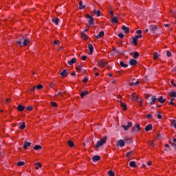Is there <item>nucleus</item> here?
Wrapping results in <instances>:
<instances>
[{
	"instance_id": "nucleus-2",
	"label": "nucleus",
	"mask_w": 176,
	"mask_h": 176,
	"mask_svg": "<svg viewBox=\"0 0 176 176\" xmlns=\"http://www.w3.org/2000/svg\"><path fill=\"white\" fill-rule=\"evenodd\" d=\"M140 38H142V34L135 36L132 38V43L135 45V46H137V45H138V39H140Z\"/></svg>"
},
{
	"instance_id": "nucleus-54",
	"label": "nucleus",
	"mask_w": 176,
	"mask_h": 176,
	"mask_svg": "<svg viewBox=\"0 0 176 176\" xmlns=\"http://www.w3.org/2000/svg\"><path fill=\"white\" fill-rule=\"evenodd\" d=\"M34 164H35V166H38L39 168L42 167V164L41 163L36 162Z\"/></svg>"
},
{
	"instance_id": "nucleus-51",
	"label": "nucleus",
	"mask_w": 176,
	"mask_h": 176,
	"mask_svg": "<svg viewBox=\"0 0 176 176\" xmlns=\"http://www.w3.org/2000/svg\"><path fill=\"white\" fill-rule=\"evenodd\" d=\"M118 36H119V38H124V34H122V33H120V34H118Z\"/></svg>"
},
{
	"instance_id": "nucleus-11",
	"label": "nucleus",
	"mask_w": 176,
	"mask_h": 176,
	"mask_svg": "<svg viewBox=\"0 0 176 176\" xmlns=\"http://www.w3.org/2000/svg\"><path fill=\"white\" fill-rule=\"evenodd\" d=\"M125 142L123 140H119L118 142V145L120 146L121 148H123L124 146Z\"/></svg>"
},
{
	"instance_id": "nucleus-15",
	"label": "nucleus",
	"mask_w": 176,
	"mask_h": 176,
	"mask_svg": "<svg viewBox=\"0 0 176 176\" xmlns=\"http://www.w3.org/2000/svg\"><path fill=\"white\" fill-rule=\"evenodd\" d=\"M93 162H98L99 160H101V157L100 155H95L92 158Z\"/></svg>"
},
{
	"instance_id": "nucleus-3",
	"label": "nucleus",
	"mask_w": 176,
	"mask_h": 176,
	"mask_svg": "<svg viewBox=\"0 0 176 176\" xmlns=\"http://www.w3.org/2000/svg\"><path fill=\"white\" fill-rule=\"evenodd\" d=\"M86 17L88 19V27L93 25V24H94V18L89 14H87Z\"/></svg>"
},
{
	"instance_id": "nucleus-39",
	"label": "nucleus",
	"mask_w": 176,
	"mask_h": 176,
	"mask_svg": "<svg viewBox=\"0 0 176 176\" xmlns=\"http://www.w3.org/2000/svg\"><path fill=\"white\" fill-rule=\"evenodd\" d=\"M108 175L109 176H115V172H113V170H109L108 172Z\"/></svg>"
},
{
	"instance_id": "nucleus-35",
	"label": "nucleus",
	"mask_w": 176,
	"mask_h": 176,
	"mask_svg": "<svg viewBox=\"0 0 176 176\" xmlns=\"http://www.w3.org/2000/svg\"><path fill=\"white\" fill-rule=\"evenodd\" d=\"M138 85H140V81L138 80L135 83L134 82H131L129 84V86H137Z\"/></svg>"
},
{
	"instance_id": "nucleus-6",
	"label": "nucleus",
	"mask_w": 176,
	"mask_h": 176,
	"mask_svg": "<svg viewBox=\"0 0 176 176\" xmlns=\"http://www.w3.org/2000/svg\"><path fill=\"white\" fill-rule=\"evenodd\" d=\"M69 72L67 69H63L62 71L60 70V75L62 76V78H65L68 76Z\"/></svg>"
},
{
	"instance_id": "nucleus-32",
	"label": "nucleus",
	"mask_w": 176,
	"mask_h": 176,
	"mask_svg": "<svg viewBox=\"0 0 176 176\" xmlns=\"http://www.w3.org/2000/svg\"><path fill=\"white\" fill-rule=\"evenodd\" d=\"M87 94H89V92L85 91H82L80 93V97L81 98H83V97H85V96H87Z\"/></svg>"
},
{
	"instance_id": "nucleus-36",
	"label": "nucleus",
	"mask_w": 176,
	"mask_h": 176,
	"mask_svg": "<svg viewBox=\"0 0 176 176\" xmlns=\"http://www.w3.org/2000/svg\"><path fill=\"white\" fill-rule=\"evenodd\" d=\"M170 97H176V92L175 91H170L168 93Z\"/></svg>"
},
{
	"instance_id": "nucleus-13",
	"label": "nucleus",
	"mask_w": 176,
	"mask_h": 176,
	"mask_svg": "<svg viewBox=\"0 0 176 176\" xmlns=\"http://www.w3.org/2000/svg\"><path fill=\"white\" fill-rule=\"evenodd\" d=\"M122 29L125 34H129V32H130V29L125 25H122Z\"/></svg>"
},
{
	"instance_id": "nucleus-55",
	"label": "nucleus",
	"mask_w": 176,
	"mask_h": 176,
	"mask_svg": "<svg viewBox=\"0 0 176 176\" xmlns=\"http://www.w3.org/2000/svg\"><path fill=\"white\" fill-rule=\"evenodd\" d=\"M138 102H139L140 107H142V100H140V99H138Z\"/></svg>"
},
{
	"instance_id": "nucleus-26",
	"label": "nucleus",
	"mask_w": 176,
	"mask_h": 176,
	"mask_svg": "<svg viewBox=\"0 0 176 176\" xmlns=\"http://www.w3.org/2000/svg\"><path fill=\"white\" fill-rule=\"evenodd\" d=\"M159 57H160V54H159V53L155 52L153 54V60H157V58H159Z\"/></svg>"
},
{
	"instance_id": "nucleus-45",
	"label": "nucleus",
	"mask_w": 176,
	"mask_h": 176,
	"mask_svg": "<svg viewBox=\"0 0 176 176\" xmlns=\"http://www.w3.org/2000/svg\"><path fill=\"white\" fill-rule=\"evenodd\" d=\"M172 125L173 126V127H175L176 129V120H173L172 121Z\"/></svg>"
},
{
	"instance_id": "nucleus-44",
	"label": "nucleus",
	"mask_w": 176,
	"mask_h": 176,
	"mask_svg": "<svg viewBox=\"0 0 176 176\" xmlns=\"http://www.w3.org/2000/svg\"><path fill=\"white\" fill-rule=\"evenodd\" d=\"M51 105L52 107H54V108H57V103L54 102H51Z\"/></svg>"
},
{
	"instance_id": "nucleus-49",
	"label": "nucleus",
	"mask_w": 176,
	"mask_h": 176,
	"mask_svg": "<svg viewBox=\"0 0 176 176\" xmlns=\"http://www.w3.org/2000/svg\"><path fill=\"white\" fill-rule=\"evenodd\" d=\"M136 34H138L139 35H141L142 34V30H137Z\"/></svg>"
},
{
	"instance_id": "nucleus-20",
	"label": "nucleus",
	"mask_w": 176,
	"mask_h": 176,
	"mask_svg": "<svg viewBox=\"0 0 176 176\" xmlns=\"http://www.w3.org/2000/svg\"><path fill=\"white\" fill-rule=\"evenodd\" d=\"M152 129H153L152 124H150L145 127L144 130L145 131H151Z\"/></svg>"
},
{
	"instance_id": "nucleus-19",
	"label": "nucleus",
	"mask_w": 176,
	"mask_h": 176,
	"mask_svg": "<svg viewBox=\"0 0 176 176\" xmlns=\"http://www.w3.org/2000/svg\"><path fill=\"white\" fill-rule=\"evenodd\" d=\"M17 109L18 111H19V112H23V111L25 109V107L21 104H19L17 107Z\"/></svg>"
},
{
	"instance_id": "nucleus-21",
	"label": "nucleus",
	"mask_w": 176,
	"mask_h": 176,
	"mask_svg": "<svg viewBox=\"0 0 176 176\" xmlns=\"http://www.w3.org/2000/svg\"><path fill=\"white\" fill-rule=\"evenodd\" d=\"M94 14H96L97 17H100V16H101V11L100 10H94Z\"/></svg>"
},
{
	"instance_id": "nucleus-64",
	"label": "nucleus",
	"mask_w": 176,
	"mask_h": 176,
	"mask_svg": "<svg viewBox=\"0 0 176 176\" xmlns=\"http://www.w3.org/2000/svg\"><path fill=\"white\" fill-rule=\"evenodd\" d=\"M109 14H111V16H113V11H109Z\"/></svg>"
},
{
	"instance_id": "nucleus-56",
	"label": "nucleus",
	"mask_w": 176,
	"mask_h": 176,
	"mask_svg": "<svg viewBox=\"0 0 176 176\" xmlns=\"http://www.w3.org/2000/svg\"><path fill=\"white\" fill-rule=\"evenodd\" d=\"M170 83H171L172 86H174L175 87H176V84L174 83V80H171Z\"/></svg>"
},
{
	"instance_id": "nucleus-62",
	"label": "nucleus",
	"mask_w": 176,
	"mask_h": 176,
	"mask_svg": "<svg viewBox=\"0 0 176 176\" xmlns=\"http://www.w3.org/2000/svg\"><path fill=\"white\" fill-rule=\"evenodd\" d=\"M77 71H80L82 69V67H78L76 68Z\"/></svg>"
},
{
	"instance_id": "nucleus-25",
	"label": "nucleus",
	"mask_w": 176,
	"mask_h": 176,
	"mask_svg": "<svg viewBox=\"0 0 176 176\" xmlns=\"http://www.w3.org/2000/svg\"><path fill=\"white\" fill-rule=\"evenodd\" d=\"M130 167H133V168H135L137 167V164H135V162L131 161L129 162Z\"/></svg>"
},
{
	"instance_id": "nucleus-22",
	"label": "nucleus",
	"mask_w": 176,
	"mask_h": 176,
	"mask_svg": "<svg viewBox=\"0 0 176 176\" xmlns=\"http://www.w3.org/2000/svg\"><path fill=\"white\" fill-rule=\"evenodd\" d=\"M157 100L160 104H163L166 101V99H163V96H160Z\"/></svg>"
},
{
	"instance_id": "nucleus-30",
	"label": "nucleus",
	"mask_w": 176,
	"mask_h": 176,
	"mask_svg": "<svg viewBox=\"0 0 176 176\" xmlns=\"http://www.w3.org/2000/svg\"><path fill=\"white\" fill-rule=\"evenodd\" d=\"M124 142L126 144H131V142H133V139H131V138H125Z\"/></svg>"
},
{
	"instance_id": "nucleus-57",
	"label": "nucleus",
	"mask_w": 176,
	"mask_h": 176,
	"mask_svg": "<svg viewBox=\"0 0 176 176\" xmlns=\"http://www.w3.org/2000/svg\"><path fill=\"white\" fill-rule=\"evenodd\" d=\"M146 118H147V119H151V118H152V115H151V114H147V115H146Z\"/></svg>"
},
{
	"instance_id": "nucleus-47",
	"label": "nucleus",
	"mask_w": 176,
	"mask_h": 176,
	"mask_svg": "<svg viewBox=\"0 0 176 176\" xmlns=\"http://www.w3.org/2000/svg\"><path fill=\"white\" fill-rule=\"evenodd\" d=\"M162 118H163V116L160 115V112H157V119H162Z\"/></svg>"
},
{
	"instance_id": "nucleus-63",
	"label": "nucleus",
	"mask_w": 176,
	"mask_h": 176,
	"mask_svg": "<svg viewBox=\"0 0 176 176\" xmlns=\"http://www.w3.org/2000/svg\"><path fill=\"white\" fill-rule=\"evenodd\" d=\"M165 148H170V145L168 144H165Z\"/></svg>"
},
{
	"instance_id": "nucleus-23",
	"label": "nucleus",
	"mask_w": 176,
	"mask_h": 176,
	"mask_svg": "<svg viewBox=\"0 0 176 176\" xmlns=\"http://www.w3.org/2000/svg\"><path fill=\"white\" fill-rule=\"evenodd\" d=\"M19 129L20 130H24L25 129V122H21L20 124Z\"/></svg>"
},
{
	"instance_id": "nucleus-53",
	"label": "nucleus",
	"mask_w": 176,
	"mask_h": 176,
	"mask_svg": "<svg viewBox=\"0 0 176 176\" xmlns=\"http://www.w3.org/2000/svg\"><path fill=\"white\" fill-rule=\"evenodd\" d=\"M87 80H89V78H87L85 77V78L82 80V82H83V83H87Z\"/></svg>"
},
{
	"instance_id": "nucleus-8",
	"label": "nucleus",
	"mask_w": 176,
	"mask_h": 176,
	"mask_svg": "<svg viewBox=\"0 0 176 176\" xmlns=\"http://www.w3.org/2000/svg\"><path fill=\"white\" fill-rule=\"evenodd\" d=\"M119 102L120 104L121 108H122V109L124 111H126L127 110V104H126V103H124V102H122V100H120Z\"/></svg>"
},
{
	"instance_id": "nucleus-10",
	"label": "nucleus",
	"mask_w": 176,
	"mask_h": 176,
	"mask_svg": "<svg viewBox=\"0 0 176 176\" xmlns=\"http://www.w3.org/2000/svg\"><path fill=\"white\" fill-rule=\"evenodd\" d=\"M88 48L89 50V54H90V55L93 54V52H94V47H93V45L89 44L88 45Z\"/></svg>"
},
{
	"instance_id": "nucleus-33",
	"label": "nucleus",
	"mask_w": 176,
	"mask_h": 176,
	"mask_svg": "<svg viewBox=\"0 0 176 176\" xmlns=\"http://www.w3.org/2000/svg\"><path fill=\"white\" fill-rule=\"evenodd\" d=\"M67 144L69 145V146H70L71 148H73V146H74V142H72V140H69L67 142Z\"/></svg>"
},
{
	"instance_id": "nucleus-58",
	"label": "nucleus",
	"mask_w": 176,
	"mask_h": 176,
	"mask_svg": "<svg viewBox=\"0 0 176 176\" xmlns=\"http://www.w3.org/2000/svg\"><path fill=\"white\" fill-rule=\"evenodd\" d=\"M149 144L151 145V146H153V145H155V142H153V141H151Z\"/></svg>"
},
{
	"instance_id": "nucleus-7",
	"label": "nucleus",
	"mask_w": 176,
	"mask_h": 176,
	"mask_svg": "<svg viewBox=\"0 0 176 176\" xmlns=\"http://www.w3.org/2000/svg\"><path fill=\"white\" fill-rule=\"evenodd\" d=\"M141 130V127H140V124H136L133 126L132 129V133H138Z\"/></svg>"
},
{
	"instance_id": "nucleus-4",
	"label": "nucleus",
	"mask_w": 176,
	"mask_h": 176,
	"mask_svg": "<svg viewBox=\"0 0 176 176\" xmlns=\"http://www.w3.org/2000/svg\"><path fill=\"white\" fill-rule=\"evenodd\" d=\"M28 43H30V39L28 38L25 39L23 43L20 41H17V44L19 45V46L21 47H23V46H27Z\"/></svg>"
},
{
	"instance_id": "nucleus-37",
	"label": "nucleus",
	"mask_w": 176,
	"mask_h": 176,
	"mask_svg": "<svg viewBox=\"0 0 176 176\" xmlns=\"http://www.w3.org/2000/svg\"><path fill=\"white\" fill-rule=\"evenodd\" d=\"M133 152H134V151H130V152L126 153V157H127L128 159H130V157H131V154H132Z\"/></svg>"
},
{
	"instance_id": "nucleus-52",
	"label": "nucleus",
	"mask_w": 176,
	"mask_h": 176,
	"mask_svg": "<svg viewBox=\"0 0 176 176\" xmlns=\"http://www.w3.org/2000/svg\"><path fill=\"white\" fill-rule=\"evenodd\" d=\"M54 45H60V41H54Z\"/></svg>"
},
{
	"instance_id": "nucleus-24",
	"label": "nucleus",
	"mask_w": 176,
	"mask_h": 176,
	"mask_svg": "<svg viewBox=\"0 0 176 176\" xmlns=\"http://www.w3.org/2000/svg\"><path fill=\"white\" fill-rule=\"evenodd\" d=\"M151 31H156L157 30V26L156 25H150Z\"/></svg>"
},
{
	"instance_id": "nucleus-48",
	"label": "nucleus",
	"mask_w": 176,
	"mask_h": 176,
	"mask_svg": "<svg viewBox=\"0 0 176 176\" xmlns=\"http://www.w3.org/2000/svg\"><path fill=\"white\" fill-rule=\"evenodd\" d=\"M87 58V56H81V60H82V61H85Z\"/></svg>"
},
{
	"instance_id": "nucleus-29",
	"label": "nucleus",
	"mask_w": 176,
	"mask_h": 176,
	"mask_svg": "<svg viewBox=\"0 0 176 176\" xmlns=\"http://www.w3.org/2000/svg\"><path fill=\"white\" fill-rule=\"evenodd\" d=\"M111 23H113V24H116V23H118L119 21V20H118V17L114 16L111 20Z\"/></svg>"
},
{
	"instance_id": "nucleus-1",
	"label": "nucleus",
	"mask_w": 176,
	"mask_h": 176,
	"mask_svg": "<svg viewBox=\"0 0 176 176\" xmlns=\"http://www.w3.org/2000/svg\"><path fill=\"white\" fill-rule=\"evenodd\" d=\"M107 142V136L103 138L101 140L98 141L97 144L95 145V148H100L104 145Z\"/></svg>"
},
{
	"instance_id": "nucleus-41",
	"label": "nucleus",
	"mask_w": 176,
	"mask_h": 176,
	"mask_svg": "<svg viewBox=\"0 0 176 176\" xmlns=\"http://www.w3.org/2000/svg\"><path fill=\"white\" fill-rule=\"evenodd\" d=\"M166 56H167V57H171V56H173V54H171V52L167 51Z\"/></svg>"
},
{
	"instance_id": "nucleus-12",
	"label": "nucleus",
	"mask_w": 176,
	"mask_h": 176,
	"mask_svg": "<svg viewBox=\"0 0 176 176\" xmlns=\"http://www.w3.org/2000/svg\"><path fill=\"white\" fill-rule=\"evenodd\" d=\"M131 100H135V101H138V96H137V95L135 94H133L131 97H130Z\"/></svg>"
},
{
	"instance_id": "nucleus-40",
	"label": "nucleus",
	"mask_w": 176,
	"mask_h": 176,
	"mask_svg": "<svg viewBox=\"0 0 176 176\" xmlns=\"http://www.w3.org/2000/svg\"><path fill=\"white\" fill-rule=\"evenodd\" d=\"M36 89H37L38 90H41V89H43V85H38L36 86Z\"/></svg>"
},
{
	"instance_id": "nucleus-27",
	"label": "nucleus",
	"mask_w": 176,
	"mask_h": 176,
	"mask_svg": "<svg viewBox=\"0 0 176 176\" xmlns=\"http://www.w3.org/2000/svg\"><path fill=\"white\" fill-rule=\"evenodd\" d=\"M129 64L130 65H135V64H137V60L135 59H131L129 60Z\"/></svg>"
},
{
	"instance_id": "nucleus-42",
	"label": "nucleus",
	"mask_w": 176,
	"mask_h": 176,
	"mask_svg": "<svg viewBox=\"0 0 176 176\" xmlns=\"http://www.w3.org/2000/svg\"><path fill=\"white\" fill-rule=\"evenodd\" d=\"M140 56V54H138V52H135L133 54V58H137V57H138Z\"/></svg>"
},
{
	"instance_id": "nucleus-18",
	"label": "nucleus",
	"mask_w": 176,
	"mask_h": 176,
	"mask_svg": "<svg viewBox=\"0 0 176 176\" xmlns=\"http://www.w3.org/2000/svg\"><path fill=\"white\" fill-rule=\"evenodd\" d=\"M151 101L150 102L151 105H153V104H155V102H156V100H157V98H156V96H153L151 98Z\"/></svg>"
},
{
	"instance_id": "nucleus-59",
	"label": "nucleus",
	"mask_w": 176,
	"mask_h": 176,
	"mask_svg": "<svg viewBox=\"0 0 176 176\" xmlns=\"http://www.w3.org/2000/svg\"><path fill=\"white\" fill-rule=\"evenodd\" d=\"M35 89H36V86H35L33 88L30 89V91H34L35 90Z\"/></svg>"
},
{
	"instance_id": "nucleus-28",
	"label": "nucleus",
	"mask_w": 176,
	"mask_h": 176,
	"mask_svg": "<svg viewBox=\"0 0 176 176\" xmlns=\"http://www.w3.org/2000/svg\"><path fill=\"white\" fill-rule=\"evenodd\" d=\"M102 36H104V31H101L99 34H98L96 38L100 39Z\"/></svg>"
},
{
	"instance_id": "nucleus-46",
	"label": "nucleus",
	"mask_w": 176,
	"mask_h": 176,
	"mask_svg": "<svg viewBox=\"0 0 176 176\" xmlns=\"http://www.w3.org/2000/svg\"><path fill=\"white\" fill-rule=\"evenodd\" d=\"M26 111H32V107L28 106L26 107Z\"/></svg>"
},
{
	"instance_id": "nucleus-60",
	"label": "nucleus",
	"mask_w": 176,
	"mask_h": 176,
	"mask_svg": "<svg viewBox=\"0 0 176 176\" xmlns=\"http://www.w3.org/2000/svg\"><path fill=\"white\" fill-rule=\"evenodd\" d=\"M145 98H146V100H148L149 99V95H145Z\"/></svg>"
},
{
	"instance_id": "nucleus-43",
	"label": "nucleus",
	"mask_w": 176,
	"mask_h": 176,
	"mask_svg": "<svg viewBox=\"0 0 176 176\" xmlns=\"http://www.w3.org/2000/svg\"><path fill=\"white\" fill-rule=\"evenodd\" d=\"M25 163L24 162H19L17 163V166H24Z\"/></svg>"
},
{
	"instance_id": "nucleus-38",
	"label": "nucleus",
	"mask_w": 176,
	"mask_h": 176,
	"mask_svg": "<svg viewBox=\"0 0 176 176\" xmlns=\"http://www.w3.org/2000/svg\"><path fill=\"white\" fill-rule=\"evenodd\" d=\"M79 9L82 10V9H85V6H83V3L82 1H80L79 3Z\"/></svg>"
},
{
	"instance_id": "nucleus-9",
	"label": "nucleus",
	"mask_w": 176,
	"mask_h": 176,
	"mask_svg": "<svg viewBox=\"0 0 176 176\" xmlns=\"http://www.w3.org/2000/svg\"><path fill=\"white\" fill-rule=\"evenodd\" d=\"M98 65L100 67H107V65H108V63L105 60H100L98 62Z\"/></svg>"
},
{
	"instance_id": "nucleus-16",
	"label": "nucleus",
	"mask_w": 176,
	"mask_h": 176,
	"mask_svg": "<svg viewBox=\"0 0 176 176\" xmlns=\"http://www.w3.org/2000/svg\"><path fill=\"white\" fill-rule=\"evenodd\" d=\"M75 63H76V58H73L72 60L68 61L69 65H74V64H75Z\"/></svg>"
},
{
	"instance_id": "nucleus-34",
	"label": "nucleus",
	"mask_w": 176,
	"mask_h": 176,
	"mask_svg": "<svg viewBox=\"0 0 176 176\" xmlns=\"http://www.w3.org/2000/svg\"><path fill=\"white\" fill-rule=\"evenodd\" d=\"M33 149H34V151H39V149H42V146L41 145H36Z\"/></svg>"
},
{
	"instance_id": "nucleus-50",
	"label": "nucleus",
	"mask_w": 176,
	"mask_h": 176,
	"mask_svg": "<svg viewBox=\"0 0 176 176\" xmlns=\"http://www.w3.org/2000/svg\"><path fill=\"white\" fill-rule=\"evenodd\" d=\"M120 67H127V65H124L123 62L120 63Z\"/></svg>"
},
{
	"instance_id": "nucleus-17",
	"label": "nucleus",
	"mask_w": 176,
	"mask_h": 176,
	"mask_svg": "<svg viewBox=\"0 0 176 176\" xmlns=\"http://www.w3.org/2000/svg\"><path fill=\"white\" fill-rule=\"evenodd\" d=\"M28 146H31V142H28L25 141L24 142L23 149H27L28 148Z\"/></svg>"
},
{
	"instance_id": "nucleus-5",
	"label": "nucleus",
	"mask_w": 176,
	"mask_h": 176,
	"mask_svg": "<svg viewBox=\"0 0 176 176\" xmlns=\"http://www.w3.org/2000/svg\"><path fill=\"white\" fill-rule=\"evenodd\" d=\"M131 126H133V122H129L127 125L122 124V127L125 131H127V130L130 129V127H131Z\"/></svg>"
},
{
	"instance_id": "nucleus-61",
	"label": "nucleus",
	"mask_w": 176,
	"mask_h": 176,
	"mask_svg": "<svg viewBox=\"0 0 176 176\" xmlns=\"http://www.w3.org/2000/svg\"><path fill=\"white\" fill-rule=\"evenodd\" d=\"M152 165V162H147V166H151Z\"/></svg>"
},
{
	"instance_id": "nucleus-31",
	"label": "nucleus",
	"mask_w": 176,
	"mask_h": 176,
	"mask_svg": "<svg viewBox=\"0 0 176 176\" xmlns=\"http://www.w3.org/2000/svg\"><path fill=\"white\" fill-rule=\"evenodd\" d=\"M52 21V23H54L56 25H57V24H58V21H60V19H58V18H55V19H53Z\"/></svg>"
},
{
	"instance_id": "nucleus-14",
	"label": "nucleus",
	"mask_w": 176,
	"mask_h": 176,
	"mask_svg": "<svg viewBox=\"0 0 176 176\" xmlns=\"http://www.w3.org/2000/svg\"><path fill=\"white\" fill-rule=\"evenodd\" d=\"M81 38H82V39H84V41H87V38H89V36H87V34H86V33L85 32H81Z\"/></svg>"
}]
</instances>
